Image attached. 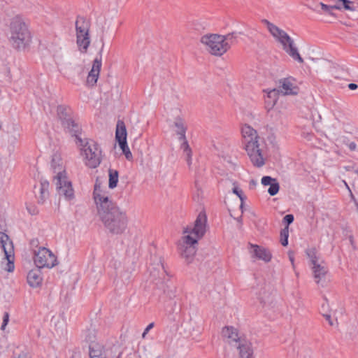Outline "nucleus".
Returning a JSON list of instances; mask_svg holds the SVG:
<instances>
[{
  "label": "nucleus",
  "instance_id": "nucleus-25",
  "mask_svg": "<svg viewBox=\"0 0 358 358\" xmlns=\"http://www.w3.org/2000/svg\"><path fill=\"white\" fill-rule=\"evenodd\" d=\"M180 149L183 152V155L187 163L188 166L190 167L192 165V152L187 143V141L181 143Z\"/></svg>",
  "mask_w": 358,
  "mask_h": 358
},
{
  "label": "nucleus",
  "instance_id": "nucleus-44",
  "mask_svg": "<svg viewBox=\"0 0 358 358\" xmlns=\"http://www.w3.org/2000/svg\"><path fill=\"white\" fill-rule=\"evenodd\" d=\"M324 317H325L326 320L328 321L329 324L331 325V326H333L334 324V322L331 319V317L329 314L328 313H324L323 314Z\"/></svg>",
  "mask_w": 358,
  "mask_h": 358
},
{
  "label": "nucleus",
  "instance_id": "nucleus-49",
  "mask_svg": "<svg viewBox=\"0 0 358 358\" xmlns=\"http://www.w3.org/2000/svg\"><path fill=\"white\" fill-rule=\"evenodd\" d=\"M238 221L239 222H241V217H239V218L238 219Z\"/></svg>",
  "mask_w": 358,
  "mask_h": 358
},
{
  "label": "nucleus",
  "instance_id": "nucleus-16",
  "mask_svg": "<svg viewBox=\"0 0 358 358\" xmlns=\"http://www.w3.org/2000/svg\"><path fill=\"white\" fill-rule=\"evenodd\" d=\"M278 89L282 95H295L297 94L299 92V88L295 83V80L292 78L280 80Z\"/></svg>",
  "mask_w": 358,
  "mask_h": 358
},
{
  "label": "nucleus",
  "instance_id": "nucleus-1",
  "mask_svg": "<svg viewBox=\"0 0 358 358\" xmlns=\"http://www.w3.org/2000/svg\"><path fill=\"white\" fill-rule=\"evenodd\" d=\"M93 194L98 215L106 230L113 234L123 233L128 223L126 213L113 202L106 192L101 189L100 184H95Z\"/></svg>",
  "mask_w": 358,
  "mask_h": 358
},
{
  "label": "nucleus",
  "instance_id": "nucleus-32",
  "mask_svg": "<svg viewBox=\"0 0 358 358\" xmlns=\"http://www.w3.org/2000/svg\"><path fill=\"white\" fill-rule=\"evenodd\" d=\"M95 338H96V333H95L94 329H89L85 333V340L87 342L91 343V344L90 345V347L94 344H96V343H94Z\"/></svg>",
  "mask_w": 358,
  "mask_h": 358
},
{
  "label": "nucleus",
  "instance_id": "nucleus-2",
  "mask_svg": "<svg viewBox=\"0 0 358 358\" xmlns=\"http://www.w3.org/2000/svg\"><path fill=\"white\" fill-rule=\"evenodd\" d=\"M59 118L65 129L76 138V143L80 147V155L84 164L90 169H95L101 162L102 152L99 145L92 139H82L78 136L80 127L66 109L59 106L57 109Z\"/></svg>",
  "mask_w": 358,
  "mask_h": 358
},
{
  "label": "nucleus",
  "instance_id": "nucleus-51",
  "mask_svg": "<svg viewBox=\"0 0 358 358\" xmlns=\"http://www.w3.org/2000/svg\"><path fill=\"white\" fill-rule=\"evenodd\" d=\"M261 302L264 303V304L266 303V301H262Z\"/></svg>",
  "mask_w": 358,
  "mask_h": 358
},
{
  "label": "nucleus",
  "instance_id": "nucleus-41",
  "mask_svg": "<svg viewBox=\"0 0 358 358\" xmlns=\"http://www.w3.org/2000/svg\"><path fill=\"white\" fill-rule=\"evenodd\" d=\"M9 320V315L7 312L4 313L3 318V324L1 325V329L3 330L5 329V327L7 325Z\"/></svg>",
  "mask_w": 358,
  "mask_h": 358
},
{
  "label": "nucleus",
  "instance_id": "nucleus-7",
  "mask_svg": "<svg viewBox=\"0 0 358 358\" xmlns=\"http://www.w3.org/2000/svg\"><path fill=\"white\" fill-rule=\"evenodd\" d=\"M306 254L311 264V270L315 282L317 285L324 287L327 282L326 278L328 272L326 264L321 259L315 248L307 250Z\"/></svg>",
  "mask_w": 358,
  "mask_h": 358
},
{
  "label": "nucleus",
  "instance_id": "nucleus-46",
  "mask_svg": "<svg viewBox=\"0 0 358 358\" xmlns=\"http://www.w3.org/2000/svg\"><path fill=\"white\" fill-rule=\"evenodd\" d=\"M289 260L292 264V266H294V256L292 253H289Z\"/></svg>",
  "mask_w": 358,
  "mask_h": 358
},
{
  "label": "nucleus",
  "instance_id": "nucleus-40",
  "mask_svg": "<svg viewBox=\"0 0 358 358\" xmlns=\"http://www.w3.org/2000/svg\"><path fill=\"white\" fill-rule=\"evenodd\" d=\"M284 222H285L287 224V226L293 222L294 221V216L291 214L286 215L283 218Z\"/></svg>",
  "mask_w": 358,
  "mask_h": 358
},
{
  "label": "nucleus",
  "instance_id": "nucleus-42",
  "mask_svg": "<svg viewBox=\"0 0 358 358\" xmlns=\"http://www.w3.org/2000/svg\"><path fill=\"white\" fill-rule=\"evenodd\" d=\"M15 358H31L30 355L25 351L21 352Z\"/></svg>",
  "mask_w": 358,
  "mask_h": 358
},
{
  "label": "nucleus",
  "instance_id": "nucleus-37",
  "mask_svg": "<svg viewBox=\"0 0 358 358\" xmlns=\"http://www.w3.org/2000/svg\"><path fill=\"white\" fill-rule=\"evenodd\" d=\"M338 1H341L343 3V6L345 10H352V11L355 10V8L350 6V4L352 3V1H350L349 0H338Z\"/></svg>",
  "mask_w": 358,
  "mask_h": 358
},
{
  "label": "nucleus",
  "instance_id": "nucleus-8",
  "mask_svg": "<svg viewBox=\"0 0 358 358\" xmlns=\"http://www.w3.org/2000/svg\"><path fill=\"white\" fill-rule=\"evenodd\" d=\"M200 43L208 53L214 56H222L227 51V45L224 43L222 35L205 34L201 37Z\"/></svg>",
  "mask_w": 358,
  "mask_h": 358
},
{
  "label": "nucleus",
  "instance_id": "nucleus-4",
  "mask_svg": "<svg viewBox=\"0 0 358 358\" xmlns=\"http://www.w3.org/2000/svg\"><path fill=\"white\" fill-rule=\"evenodd\" d=\"M243 144L252 164L257 167L265 164L266 144L255 129L248 124L242 127Z\"/></svg>",
  "mask_w": 358,
  "mask_h": 358
},
{
  "label": "nucleus",
  "instance_id": "nucleus-27",
  "mask_svg": "<svg viewBox=\"0 0 358 358\" xmlns=\"http://www.w3.org/2000/svg\"><path fill=\"white\" fill-rule=\"evenodd\" d=\"M108 187L110 189H114L117 187L118 182L119 174L117 170L109 169L108 171Z\"/></svg>",
  "mask_w": 358,
  "mask_h": 358
},
{
  "label": "nucleus",
  "instance_id": "nucleus-35",
  "mask_svg": "<svg viewBox=\"0 0 358 358\" xmlns=\"http://www.w3.org/2000/svg\"><path fill=\"white\" fill-rule=\"evenodd\" d=\"M275 180V178H273L271 176H264L262 178V184L264 186L271 185Z\"/></svg>",
  "mask_w": 358,
  "mask_h": 358
},
{
  "label": "nucleus",
  "instance_id": "nucleus-29",
  "mask_svg": "<svg viewBox=\"0 0 358 358\" xmlns=\"http://www.w3.org/2000/svg\"><path fill=\"white\" fill-rule=\"evenodd\" d=\"M236 34L234 32L227 34L226 35H222V38L224 39V43H226L227 45V50L230 48L231 45L235 43L236 41Z\"/></svg>",
  "mask_w": 358,
  "mask_h": 358
},
{
  "label": "nucleus",
  "instance_id": "nucleus-3",
  "mask_svg": "<svg viewBox=\"0 0 358 358\" xmlns=\"http://www.w3.org/2000/svg\"><path fill=\"white\" fill-rule=\"evenodd\" d=\"M206 214L201 212L198 215L194 226H187L184 229V236L179 243L178 250L181 257L187 264L192 263L194 258L198 240L202 238L206 232Z\"/></svg>",
  "mask_w": 358,
  "mask_h": 358
},
{
  "label": "nucleus",
  "instance_id": "nucleus-26",
  "mask_svg": "<svg viewBox=\"0 0 358 358\" xmlns=\"http://www.w3.org/2000/svg\"><path fill=\"white\" fill-rule=\"evenodd\" d=\"M185 331L189 333V335L192 336L194 334L196 335L201 334V328L198 324L190 319L188 323L185 325Z\"/></svg>",
  "mask_w": 358,
  "mask_h": 358
},
{
  "label": "nucleus",
  "instance_id": "nucleus-12",
  "mask_svg": "<svg viewBox=\"0 0 358 358\" xmlns=\"http://www.w3.org/2000/svg\"><path fill=\"white\" fill-rule=\"evenodd\" d=\"M150 275L154 280L157 281L156 284H165L169 281V275L165 269L163 259L160 257H154L152 262L149 267Z\"/></svg>",
  "mask_w": 358,
  "mask_h": 358
},
{
  "label": "nucleus",
  "instance_id": "nucleus-43",
  "mask_svg": "<svg viewBox=\"0 0 358 358\" xmlns=\"http://www.w3.org/2000/svg\"><path fill=\"white\" fill-rule=\"evenodd\" d=\"M154 327V323H150L149 324L147 327L145 329L143 334H142V336L143 338H145V335L148 333V331Z\"/></svg>",
  "mask_w": 358,
  "mask_h": 358
},
{
  "label": "nucleus",
  "instance_id": "nucleus-11",
  "mask_svg": "<svg viewBox=\"0 0 358 358\" xmlns=\"http://www.w3.org/2000/svg\"><path fill=\"white\" fill-rule=\"evenodd\" d=\"M53 182L59 195H63L66 199L71 200L74 196L71 182L68 180L65 171L55 173Z\"/></svg>",
  "mask_w": 358,
  "mask_h": 358
},
{
  "label": "nucleus",
  "instance_id": "nucleus-10",
  "mask_svg": "<svg viewBox=\"0 0 358 358\" xmlns=\"http://www.w3.org/2000/svg\"><path fill=\"white\" fill-rule=\"evenodd\" d=\"M76 43L79 50L86 53L90 44L89 24L83 17H78L76 22Z\"/></svg>",
  "mask_w": 358,
  "mask_h": 358
},
{
  "label": "nucleus",
  "instance_id": "nucleus-22",
  "mask_svg": "<svg viewBox=\"0 0 358 358\" xmlns=\"http://www.w3.org/2000/svg\"><path fill=\"white\" fill-rule=\"evenodd\" d=\"M49 182L46 180L42 181L39 187L38 194L36 192L38 202L39 203H44L49 196L48 192Z\"/></svg>",
  "mask_w": 358,
  "mask_h": 358
},
{
  "label": "nucleus",
  "instance_id": "nucleus-18",
  "mask_svg": "<svg viewBox=\"0 0 358 358\" xmlns=\"http://www.w3.org/2000/svg\"><path fill=\"white\" fill-rule=\"evenodd\" d=\"M249 252L252 258L265 262H270L272 257V255L268 249L257 245L250 244Z\"/></svg>",
  "mask_w": 358,
  "mask_h": 358
},
{
  "label": "nucleus",
  "instance_id": "nucleus-24",
  "mask_svg": "<svg viewBox=\"0 0 358 358\" xmlns=\"http://www.w3.org/2000/svg\"><path fill=\"white\" fill-rule=\"evenodd\" d=\"M51 166L54 171V173L59 172V171H65L60 155L55 154L52 155Z\"/></svg>",
  "mask_w": 358,
  "mask_h": 358
},
{
  "label": "nucleus",
  "instance_id": "nucleus-13",
  "mask_svg": "<svg viewBox=\"0 0 358 358\" xmlns=\"http://www.w3.org/2000/svg\"><path fill=\"white\" fill-rule=\"evenodd\" d=\"M0 245L4 252L5 259L7 261L6 266L3 268L8 272H13L15 268L14 248L8 236L4 233H0Z\"/></svg>",
  "mask_w": 358,
  "mask_h": 358
},
{
  "label": "nucleus",
  "instance_id": "nucleus-15",
  "mask_svg": "<svg viewBox=\"0 0 358 358\" xmlns=\"http://www.w3.org/2000/svg\"><path fill=\"white\" fill-rule=\"evenodd\" d=\"M103 45H102V47H101V50H99V55H100L99 57H96L94 59V61L92 62V69L87 75L86 82H87V85H89V86L92 87V86L95 85L98 80V78H99V76L100 74V71H101V66H102L101 52L103 51Z\"/></svg>",
  "mask_w": 358,
  "mask_h": 358
},
{
  "label": "nucleus",
  "instance_id": "nucleus-31",
  "mask_svg": "<svg viewBox=\"0 0 358 358\" xmlns=\"http://www.w3.org/2000/svg\"><path fill=\"white\" fill-rule=\"evenodd\" d=\"M289 228L288 226L285 227L280 231V242L283 246H287L288 244Z\"/></svg>",
  "mask_w": 358,
  "mask_h": 358
},
{
  "label": "nucleus",
  "instance_id": "nucleus-33",
  "mask_svg": "<svg viewBox=\"0 0 358 358\" xmlns=\"http://www.w3.org/2000/svg\"><path fill=\"white\" fill-rule=\"evenodd\" d=\"M280 189L279 183L278 182L277 180L274 181L272 184H271L268 192L271 196H274L277 194Z\"/></svg>",
  "mask_w": 358,
  "mask_h": 358
},
{
  "label": "nucleus",
  "instance_id": "nucleus-5",
  "mask_svg": "<svg viewBox=\"0 0 358 358\" xmlns=\"http://www.w3.org/2000/svg\"><path fill=\"white\" fill-rule=\"evenodd\" d=\"M261 22L266 27L268 32L273 39L280 44L282 48L287 54L299 63L303 62V59L299 55L294 40L285 31L266 19H262Z\"/></svg>",
  "mask_w": 358,
  "mask_h": 358
},
{
  "label": "nucleus",
  "instance_id": "nucleus-34",
  "mask_svg": "<svg viewBox=\"0 0 358 358\" xmlns=\"http://www.w3.org/2000/svg\"><path fill=\"white\" fill-rule=\"evenodd\" d=\"M233 185H234V187L232 189V192L234 194H236L239 197V199H241V201H243V200L245 199V196L243 194V191L238 187V186L236 185V183L235 182H233Z\"/></svg>",
  "mask_w": 358,
  "mask_h": 358
},
{
  "label": "nucleus",
  "instance_id": "nucleus-50",
  "mask_svg": "<svg viewBox=\"0 0 358 358\" xmlns=\"http://www.w3.org/2000/svg\"><path fill=\"white\" fill-rule=\"evenodd\" d=\"M162 289H163L164 291L165 292V288H164V285L162 287Z\"/></svg>",
  "mask_w": 358,
  "mask_h": 358
},
{
  "label": "nucleus",
  "instance_id": "nucleus-38",
  "mask_svg": "<svg viewBox=\"0 0 358 358\" xmlns=\"http://www.w3.org/2000/svg\"><path fill=\"white\" fill-rule=\"evenodd\" d=\"M345 145L350 151H358V145L353 141H347Z\"/></svg>",
  "mask_w": 358,
  "mask_h": 358
},
{
  "label": "nucleus",
  "instance_id": "nucleus-52",
  "mask_svg": "<svg viewBox=\"0 0 358 358\" xmlns=\"http://www.w3.org/2000/svg\"><path fill=\"white\" fill-rule=\"evenodd\" d=\"M1 129V125L0 124V130Z\"/></svg>",
  "mask_w": 358,
  "mask_h": 358
},
{
  "label": "nucleus",
  "instance_id": "nucleus-9",
  "mask_svg": "<svg viewBox=\"0 0 358 358\" xmlns=\"http://www.w3.org/2000/svg\"><path fill=\"white\" fill-rule=\"evenodd\" d=\"M34 263L39 268H52L57 264V259L50 250L39 247L34 250Z\"/></svg>",
  "mask_w": 358,
  "mask_h": 358
},
{
  "label": "nucleus",
  "instance_id": "nucleus-45",
  "mask_svg": "<svg viewBox=\"0 0 358 358\" xmlns=\"http://www.w3.org/2000/svg\"><path fill=\"white\" fill-rule=\"evenodd\" d=\"M348 87L349 89H350L351 90H355L356 89H357L358 87V85L357 84H355V83H350L348 85Z\"/></svg>",
  "mask_w": 358,
  "mask_h": 358
},
{
  "label": "nucleus",
  "instance_id": "nucleus-21",
  "mask_svg": "<svg viewBox=\"0 0 358 358\" xmlns=\"http://www.w3.org/2000/svg\"><path fill=\"white\" fill-rule=\"evenodd\" d=\"M174 127L176 128V133L177 135H178V139L180 141L184 142L186 141V131H187V125L184 121L180 117L176 118L174 121Z\"/></svg>",
  "mask_w": 358,
  "mask_h": 358
},
{
  "label": "nucleus",
  "instance_id": "nucleus-28",
  "mask_svg": "<svg viewBox=\"0 0 358 358\" xmlns=\"http://www.w3.org/2000/svg\"><path fill=\"white\" fill-rule=\"evenodd\" d=\"M280 94L278 88H275L267 92V99L266 101L271 106H273L278 98V94Z\"/></svg>",
  "mask_w": 358,
  "mask_h": 358
},
{
  "label": "nucleus",
  "instance_id": "nucleus-14",
  "mask_svg": "<svg viewBox=\"0 0 358 358\" xmlns=\"http://www.w3.org/2000/svg\"><path fill=\"white\" fill-rule=\"evenodd\" d=\"M115 138L125 157L128 160L132 159V154L127 143V130L123 122H117Z\"/></svg>",
  "mask_w": 358,
  "mask_h": 358
},
{
  "label": "nucleus",
  "instance_id": "nucleus-6",
  "mask_svg": "<svg viewBox=\"0 0 358 358\" xmlns=\"http://www.w3.org/2000/svg\"><path fill=\"white\" fill-rule=\"evenodd\" d=\"M9 41L16 49H24L31 41V35L27 25L19 18L10 23Z\"/></svg>",
  "mask_w": 358,
  "mask_h": 358
},
{
  "label": "nucleus",
  "instance_id": "nucleus-17",
  "mask_svg": "<svg viewBox=\"0 0 358 358\" xmlns=\"http://www.w3.org/2000/svg\"><path fill=\"white\" fill-rule=\"evenodd\" d=\"M224 341L230 345L236 347L245 337L240 336L238 330L232 327H226L222 331Z\"/></svg>",
  "mask_w": 358,
  "mask_h": 358
},
{
  "label": "nucleus",
  "instance_id": "nucleus-20",
  "mask_svg": "<svg viewBox=\"0 0 358 358\" xmlns=\"http://www.w3.org/2000/svg\"><path fill=\"white\" fill-rule=\"evenodd\" d=\"M41 268L36 267L31 269L27 274V282L31 287H38L40 286L43 281Z\"/></svg>",
  "mask_w": 358,
  "mask_h": 358
},
{
  "label": "nucleus",
  "instance_id": "nucleus-48",
  "mask_svg": "<svg viewBox=\"0 0 358 358\" xmlns=\"http://www.w3.org/2000/svg\"><path fill=\"white\" fill-rule=\"evenodd\" d=\"M243 208V203L242 202L241 204V208Z\"/></svg>",
  "mask_w": 358,
  "mask_h": 358
},
{
  "label": "nucleus",
  "instance_id": "nucleus-30",
  "mask_svg": "<svg viewBox=\"0 0 358 358\" xmlns=\"http://www.w3.org/2000/svg\"><path fill=\"white\" fill-rule=\"evenodd\" d=\"M192 25L194 29L197 31H201L206 29V27H207V23L206 21L199 19L193 20L192 22Z\"/></svg>",
  "mask_w": 358,
  "mask_h": 358
},
{
  "label": "nucleus",
  "instance_id": "nucleus-19",
  "mask_svg": "<svg viewBox=\"0 0 358 358\" xmlns=\"http://www.w3.org/2000/svg\"><path fill=\"white\" fill-rule=\"evenodd\" d=\"M235 348L238 350L241 358H252L253 349L252 343L245 338L241 340Z\"/></svg>",
  "mask_w": 358,
  "mask_h": 358
},
{
  "label": "nucleus",
  "instance_id": "nucleus-36",
  "mask_svg": "<svg viewBox=\"0 0 358 358\" xmlns=\"http://www.w3.org/2000/svg\"><path fill=\"white\" fill-rule=\"evenodd\" d=\"M320 6L322 10H324L325 12L328 13H331V10L332 9H340L339 6H328L323 3H320Z\"/></svg>",
  "mask_w": 358,
  "mask_h": 358
},
{
  "label": "nucleus",
  "instance_id": "nucleus-47",
  "mask_svg": "<svg viewBox=\"0 0 358 358\" xmlns=\"http://www.w3.org/2000/svg\"><path fill=\"white\" fill-rule=\"evenodd\" d=\"M328 306V304H323L322 306V310L324 311V308H327V307Z\"/></svg>",
  "mask_w": 358,
  "mask_h": 358
},
{
  "label": "nucleus",
  "instance_id": "nucleus-23",
  "mask_svg": "<svg viewBox=\"0 0 358 358\" xmlns=\"http://www.w3.org/2000/svg\"><path fill=\"white\" fill-rule=\"evenodd\" d=\"M90 358H106L103 347L99 344H94L90 347Z\"/></svg>",
  "mask_w": 358,
  "mask_h": 358
},
{
  "label": "nucleus",
  "instance_id": "nucleus-39",
  "mask_svg": "<svg viewBox=\"0 0 358 358\" xmlns=\"http://www.w3.org/2000/svg\"><path fill=\"white\" fill-rule=\"evenodd\" d=\"M131 272H123L120 274V278L124 282H128L131 278Z\"/></svg>",
  "mask_w": 358,
  "mask_h": 358
}]
</instances>
